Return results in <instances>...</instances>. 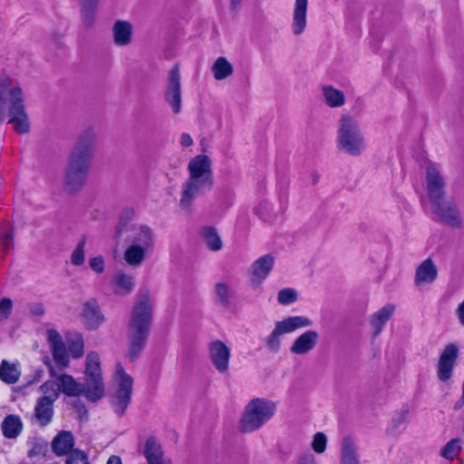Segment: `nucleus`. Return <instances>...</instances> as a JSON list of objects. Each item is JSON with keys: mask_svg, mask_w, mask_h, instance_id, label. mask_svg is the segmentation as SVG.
I'll return each instance as SVG.
<instances>
[{"mask_svg": "<svg viewBox=\"0 0 464 464\" xmlns=\"http://www.w3.org/2000/svg\"><path fill=\"white\" fill-rule=\"evenodd\" d=\"M460 450L461 440L456 438L446 443V445L441 449L440 454L444 459L453 460L459 456Z\"/></svg>", "mask_w": 464, "mask_h": 464, "instance_id": "nucleus-39", "label": "nucleus"}, {"mask_svg": "<svg viewBox=\"0 0 464 464\" xmlns=\"http://www.w3.org/2000/svg\"><path fill=\"white\" fill-rule=\"evenodd\" d=\"M209 358L218 372L223 373L228 369L230 349L219 340L212 341L208 345Z\"/></svg>", "mask_w": 464, "mask_h": 464, "instance_id": "nucleus-15", "label": "nucleus"}, {"mask_svg": "<svg viewBox=\"0 0 464 464\" xmlns=\"http://www.w3.org/2000/svg\"><path fill=\"white\" fill-rule=\"evenodd\" d=\"M407 415L405 412H398L392 418V423L396 428H399L406 421Z\"/></svg>", "mask_w": 464, "mask_h": 464, "instance_id": "nucleus-48", "label": "nucleus"}, {"mask_svg": "<svg viewBox=\"0 0 464 464\" xmlns=\"http://www.w3.org/2000/svg\"><path fill=\"white\" fill-rule=\"evenodd\" d=\"M273 266L274 257L271 255H265L256 260L251 266L252 283L260 285L267 277Z\"/></svg>", "mask_w": 464, "mask_h": 464, "instance_id": "nucleus-21", "label": "nucleus"}, {"mask_svg": "<svg viewBox=\"0 0 464 464\" xmlns=\"http://www.w3.org/2000/svg\"><path fill=\"white\" fill-rule=\"evenodd\" d=\"M30 311L35 315H42L44 313V305L40 303L31 304Z\"/></svg>", "mask_w": 464, "mask_h": 464, "instance_id": "nucleus-51", "label": "nucleus"}, {"mask_svg": "<svg viewBox=\"0 0 464 464\" xmlns=\"http://www.w3.org/2000/svg\"><path fill=\"white\" fill-rule=\"evenodd\" d=\"M13 301L8 297L0 299V324L5 322L12 314Z\"/></svg>", "mask_w": 464, "mask_h": 464, "instance_id": "nucleus-43", "label": "nucleus"}, {"mask_svg": "<svg viewBox=\"0 0 464 464\" xmlns=\"http://www.w3.org/2000/svg\"><path fill=\"white\" fill-rule=\"evenodd\" d=\"M157 464H170L169 461L164 460L163 459H160Z\"/></svg>", "mask_w": 464, "mask_h": 464, "instance_id": "nucleus-56", "label": "nucleus"}, {"mask_svg": "<svg viewBox=\"0 0 464 464\" xmlns=\"http://www.w3.org/2000/svg\"><path fill=\"white\" fill-rule=\"evenodd\" d=\"M132 25L128 21H116L112 27L113 41L116 45L126 46L132 38Z\"/></svg>", "mask_w": 464, "mask_h": 464, "instance_id": "nucleus-24", "label": "nucleus"}, {"mask_svg": "<svg viewBox=\"0 0 464 464\" xmlns=\"http://www.w3.org/2000/svg\"><path fill=\"white\" fill-rule=\"evenodd\" d=\"M86 237L82 236L71 255V263L73 266H82L85 261Z\"/></svg>", "mask_w": 464, "mask_h": 464, "instance_id": "nucleus-41", "label": "nucleus"}, {"mask_svg": "<svg viewBox=\"0 0 464 464\" xmlns=\"http://www.w3.org/2000/svg\"><path fill=\"white\" fill-rule=\"evenodd\" d=\"M12 87H14L12 78L5 73H0V123L5 112V94Z\"/></svg>", "mask_w": 464, "mask_h": 464, "instance_id": "nucleus-37", "label": "nucleus"}, {"mask_svg": "<svg viewBox=\"0 0 464 464\" xmlns=\"http://www.w3.org/2000/svg\"><path fill=\"white\" fill-rule=\"evenodd\" d=\"M276 411V403L265 398L252 399L245 407L239 420V430L253 432L268 422Z\"/></svg>", "mask_w": 464, "mask_h": 464, "instance_id": "nucleus-5", "label": "nucleus"}, {"mask_svg": "<svg viewBox=\"0 0 464 464\" xmlns=\"http://www.w3.org/2000/svg\"><path fill=\"white\" fill-rule=\"evenodd\" d=\"M144 455L149 464H157L163 459V451L160 444L154 438L147 440L144 448Z\"/></svg>", "mask_w": 464, "mask_h": 464, "instance_id": "nucleus-31", "label": "nucleus"}, {"mask_svg": "<svg viewBox=\"0 0 464 464\" xmlns=\"http://www.w3.org/2000/svg\"><path fill=\"white\" fill-rule=\"evenodd\" d=\"M165 100L171 107L172 111L178 114L181 111V84L179 71L173 67L168 77V84L165 92Z\"/></svg>", "mask_w": 464, "mask_h": 464, "instance_id": "nucleus-14", "label": "nucleus"}, {"mask_svg": "<svg viewBox=\"0 0 464 464\" xmlns=\"http://www.w3.org/2000/svg\"><path fill=\"white\" fill-rule=\"evenodd\" d=\"M243 0H231V6L233 9H237L242 3Z\"/></svg>", "mask_w": 464, "mask_h": 464, "instance_id": "nucleus-54", "label": "nucleus"}, {"mask_svg": "<svg viewBox=\"0 0 464 464\" xmlns=\"http://www.w3.org/2000/svg\"><path fill=\"white\" fill-rule=\"evenodd\" d=\"M438 267L430 258L423 260L415 269L414 284L421 288L433 284L438 278Z\"/></svg>", "mask_w": 464, "mask_h": 464, "instance_id": "nucleus-17", "label": "nucleus"}, {"mask_svg": "<svg viewBox=\"0 0 464 464\" xmlns=\"http://www.w3.org/2000/svg\"><path fill=\"white\" fill-rule=\"evenodd\" d=\"M53 416V403L38 399L34 407V418L41 426L49 424Z\"/></svg>", "mask_w": 464, "mask_h": 464, "instance_id": "nucleus-29", "label": "nucleus"}, {"mask_svg": "<svg viewBox=\"0 0 464 464\" xmlns=\"http://www.w3.org/2000/svg\"><path fill=\"white\" fill-rule=\"evenodd\" d=\"M132 210H126L120 218L116 227V236H124L126 245L123 252V260L133 268L139 267L153 252L155 246V234L145 225L130 224Z\"/></svg>", "mask_w": 464, "mask_h": 464, "instance_id": "nucleus-1", "label": "nucleus"}, {"mask_svg": "<svg viewBox=\"0 0 464 464\" xmlns=\"http://www.w3.org/2000/svg\"><path fill=\"white\" fill-rule=\"evenodd\" d=\"M1 429L5 438L15 439L23 430V421L19 416L10 414L4 419Z\"/></svg>", "mask_w": 464, "mask_h": 464, "instance_id": "nucleus-27", "label": "nucleus"}, {"mask_svg": "<svg viewBox=\"0 0 464 464\" xmlns=\"http://www.w3.org/2000/svg\"><path fill=\"white\" fill-rule=\"evenodd\" d=\"M298 464H316V461L313 454L306 453L300 458Z\"/></svg>", "mask_w": 464, "mask_h": 464, "instance_id": "nucleus-49", "label": "nucleus"}, {"mask_svg": "<svg viewBox=\"0 0 464 464\" xmlns=\"http://www.w3.org/2000/svg\"><path fill=\"white\" fill-rule=\"evenodd\" d=\"M157 464H170L169 461L164 460L163 459H160Z\"/></svg>", "mask_w": 464, "mask_h": 464, "instance_id": "nucleus-55", "label": "nucleus"}, {"mask_svg": "<svg viewBox=\"0 0 464 464\" xmlns=\"http://www.w3.org/2000/svg\"><path fill=\"white\" fill-rule=\"evenodd\" d=\"M89 265L91 269L97 274L103 273L105 268V261L102 256L92 257L89 260Z\"/></svg>", "mask_w": 464, "mask_h": 464, "instance_id": "nucleus-47", "label": "nucleus"}, {"mask_svg": "<svg viewBox=\"0 0 464 464\" xmlns=\"http://www.w3.org/2000/svg\"><path fill=\"white\" fill-rule=\"evenodd\" d=\"M50 375L55 379L59 392L67 396H84L85 383L77 382L75 379L68 374H57L53 366L49 367Z\"/></svg>", "mask_w": 464, "mask_h": 464, "instance_id": "nucleus-18", "label": "nucleus"}, {"mask_svg": "<svg viewBox=\"0 0 464 464\" xmlns=\"http://www.w3.org/2000/svg\"><path fill=\"white\" fill-rule=\"evenodd\" d=\"M132 391L133 378L125 372L121 363H118L110 392V401L118 416H122L130 404Z\"/></svg>", "mask_w": 464, "mask_h": 464, "instance_id": "nucleus-6", "label": "nucleus"}, {"mask_svg": "<svg viewBox=\"0 0 464 464\" xmlns=\"http://www.w3.org/2000/svg\"><path fill=\"white\" fill-rule=\"evenodd\" d=\"M327 444V438L324 433L317 432L314 435L312 448L314 452L321 454L324 452Z\"/></svg>", "mask_w": 464, "mask_h": 464, "instance_id": "nucleus-44", "label": "nucleus"}, {"mask_svg": "<svg viewBox=\"0 0 464 464\" xmlns=\"http://www.w3.org/2000/svg\"><path fill=\"white\" fill-rule=\"evenodd\" d=\"M322 94L330 108H340L345 103L344 93L332 85L323 86Z\"/></svg>", "mask_w": 464, "mask_h": 464, "instance_id": "nucleus-30", "label": "nucleus"}, {"mask_svg": "<svg viewBox=\"0 0 464 464\" xmlns=\"http://www.w3.org/2000/svg\"><path fill=\"white\" fill-rule=\"evenodd\" d=\"M153 303L147 290L138 294L128 324L129 355L135 360L144 348L151 325Z\"/></svg>", "mask_w": 464, "mask_h": 464, "instance_id": "nucleus-2", "label": "nucleus"}, {"mask_svg": "<svg viewBox=\"0 0 464 464\" xmlns=\"http://www.w3.org/2000/svg\"><path fill=\"white\" fill-rule=\"evenodd\" d=\"M278 303L283 305H288L297 300V293L293 288H284L278 292Z\"/></svg>", "mask_w": 464, "mask_h": 464, "instance_id": "nucleus-42", "label": "nucleus"}, {"mask_svg": "<svg viewBox=\"0 0 464 464\" xmlns=\"http://www.w3.org/2000/svg\"><path fill=\"white\" fill-rule=\"evenodd\" d=\"M95 133L84 130L78 137L70 154L65 171V185L71 191L78 190L84 184L93 154Z\"/></svg>", "mask_w": 464, "mask_h": 464, "instance_id": "nucleus-3", "label": "nucleus"}, {"mask_svg": "<svg viewBox=\"0 0 464 464\" xmlns=\"http://www.w3.org/2000/svg\"><path fill=\"white\" fill-rule=\"evenodd\" d=\"M318 341L319 334L316 331H305L294 340L289 351L295 355H305L316 347Z\"/></svg>", "mask_w": 464, "mask_h": 464, "instance_id": "nucleus-20", "label": "nucleus"}, {"mask_svg": "<svg viewBox=\"0 0 464 464\" xmlns=\"http://www.w3.org/2000/svg\"><path fill=\"white\" fill-rule=\"evenodd\" d=\"M82 319L85 326L88 329H97L104 321L103 314H102L96 301H88L84 304L82 312Z\"/></svg>", "mask_w": 464, "mask_h": 464, "instance_id": "nucleus-22", "label": "nucleus"}, {"mask_svg": "<svg viewBox=\"0 0 464 464\" xmlns=\"http://www.w3.org/2000/svg\"><path fill=\"white\" fill-rule=\"evenodd\" d=\"M8 123L19 134L30 131L31 123L26 111L24 92L20 85H14L8 92Z\"/></svg>", "mask_w": 464, "mask_h": 464, "instance_id": "nucleus-8", "label": "nucleus"}, {"mask_svg": "<svg viewBox=\"0 0 464 464\" xmlns=\"http://www.w3.org/2000/svg\"><path fill=\"white\" fill-rule=\"evenodd\" d=\"M308 0H295L293 13L292 32L300 35L306 27Z\"/></svg>", "mask_w": 464, "mask_h": 464, "instance_id": "nucleus-23", "label": "nucleus"}, {"mask_svg": "<svg viewBox=\"0 0 464 464\" xmlns=\"http://www.w3.org/2000/svg\"><path fill=\"white\" fill-rule=\"evenodd\" d=\"M341 464H359L355 447L348 439L343 442Z\"/></svg>", "mask_w": 464, "mask_h": 464, "instance_id": "nucleus-38", "label": "nucleus"}, {"mask_svg": "<svg viewBox=\"0 0 464 464\" xmlns=\"http://www.w3.org/2000/svg\"><path fill=\"white\" fill-rule=\"evenodd\" d=\"M464 406V392H462L460 398L455 402L453 409L455 411L460 410Z\"/></svg>", "mask_w": 464, "mask_h": 464, "instance_id": "nucleus-52", "label": "nucleus"}, {"mask_svg": "<svg viewBox=\"0 0 464 464\" xmlns=\"http://www.w3.org/2000/svg\"><path fill=\"white\" fill-rule=\"evenodd\" d=\"M20 376L17 364L3 360L0 365V379L9 384L15 383Z\"/></svg>", "mask_w": 464, "mask_h": 464, "instance_id": "nucleus-32", "label": "nucleus"}, {"mask_svg": "<svg viewBox=\"0 0 464 464\" xmlns=\"http://www.w3.org/2000/svg\"><path fill=\"white\" fill-rule=\"evenodd\" d=\"M42 396L39 398L43 401L53 403L59 397V387L55 379L48 380L40 386Z\"/></svg>", "mask_w": 464, "mask_h": 464, "instance_id": "nucleus-36", "label": "nucleus"}, {"mask_svg": "<svg viewBox=\"0 0 464 464\" xmlns=\"http://www.w3.org/2000/svg\"><path fill=\"white\" fill-rule=\"evenodd\" d=\"M212 72L215 79L224 80L233 73V66L226 58L219 57L215 61Z\"/></svg>", "mask_w": 464, "mask_h": 464, "instance_id": "nucleus-35", "label": "nucleus"}, {"mask_svg": "<svg viewBox=\"0 0 464 464\" xmlns=\"http://www.w3.org/2000/svg\"><path fill=\"white\" fill-rule=\"evenodd\" d=\"M212 162L207 155H197L188 164V176L214 182Z\"/></svg>", "mask_w": 464, "mask_h": 464, "instance_id": "nucleus-19", "label": "nucleus"}, {"mask_svg": "<svg viewBox=\"0 0 464 464\" xmlns=\"http://www.w3.org/2000/svg\"><path fill=\"white\" fill-rule=\"evenodd\" d=\"M216 295L223 305H227L230 298V288L227 284L218 283L216 285Z\"/></svg>", "mask_w": 464, "mask_h": 464, "instance_id": "nucleus-45", "label": "nucleus"}, {"mask_svg": "<svg viewBox=\"0 0 464 464\" xmlns=\"http://www.w3.org/2000/svg\"><path fill=\"white\" fill-rule=\"evenodd\" d=\"M337 149L350 156H360L366 150V140L359 121L351 115L340 117L336 131Z\"/></svg>", "mask_w": 464, "mask_h": 464, "instance_id": "nucleus-4", "label": "nucleus"}, {"mask_svg": "<svg viewBox=\"0 0 464 464\" xmlns=\"http://www.w3.org/2000/svg\"><path fill=\"white\" fill-rule=\"evenodd\" d=\"M114 293L119 295H129L134 288V279L124 272H117L112 280Z\"/></svg>", "mask_w": 464, "mask_h": 464, "instance_id": "nucleus-28", "label": "nucleus"}, {"mask_svg": "<svg viewBox=\"0 0 464 464\" xmlns=\"http://www.w3.org/2000/svg\"><path fill=\"white\" fill-rule=\"evenodd\" d=\"M47 341L50 344L53 360L58 367L63 369L68 366L69 356L60 334L54 329H49L47 331Z\"/></svg>", "mask_w": 464, "mask_h": 464, "instance_id": "nucleus-16", "label": "nucleus"}, {"mask_svg": "<svg viewBox=\"0 0 464 464\" xmlns=\"http://www.w3.org/2000/svg\"><path fill=\"white\" fill-rule=\"evenodd\" d=\"M458 355L459 348L454 343H449L443 349L437 364V376L440 382L451 379Z\"/></svg>", "mask_w": 464, "mask_h": 464, "instance_id": "nucleus-13", "label": "nucleus"}, {"mask_svg": "<svg viewBox=\"0 0 464 464\" xmlns=\"http://www.w3.org/2000/svg\"><path fill=\"white\" fill-rule=\"evenodd\" d=\"M82 16L86 25H91L94 18V10L98 0H80Z\"/></svg>", "mask_w": 464, "mask_h": 464, "instance_id": "nucleus-40", "label": "nucleus"}, {"mask_svg": "<svg viewBox=\"0 0 464 464\" xmlns=\"http://www.w3.org/2000/svg\"><path fill=\"white\" fill-rule=\"evenodd\" d=\"M395 311L393 304H388L372 314L371 319V325L373 328L374 336L381 334L385 324L392 316Z\"/></svg>", "mask_w": 464, "mask_h": 464, "instance_id": "nucleus-26", "label": "nucleus"}, {"mask_svg": "<svg viewBox=\"0 0 464 464\" xmlns=\"http://www.w3.org/2000/svg\"><path fill=\"white\" fill-rule=\"evenodd\" d=\"M432 218L452 227L461 225V217L455 202L450 198H443L430 205Z\"/></svg>", "mask_w": 464, "mask_h": 464, "instance_id": "nucleus-10", "label": "nucleus"}, {"mask_svg": "<svg viewBox=\"0 0 464 464\" xmlns=\"http://www.w3.org/2000/svg\"><path fill=\"white\" fill-rule=\"evenodd\" d=\"M74 446V439L70 431H61L53 440L52 449L58 456L68 454Z\"/></svg>", "mask_w": 464, "mask_h": 464, "instance_id": "nucleus-25", "label": "nucleus"}, {"mask_svg": "<svg viewBox=\"0 0 464 464\" xmlns=\"http://www.w3.org/2000/svg\"><path fill=\"white\" fill-rule=\"evenodd\" d=\"M84 397L92 402L100 401L105 393L100 355L95 352L87 354L84 371Z\"/></svg>", "mask_w": 464, "mask_h": 464, "instance_id": "nucleus-7", "label": "nucleus"}, {"mask_svg": "<svg viewBox=\"0 0 464 464\" xmlns=\"http://www.w3.org/2000/svg\"><path fill=\"white\" fill-rule=\"evenodd\" d=\"M69 352L73 358H80L83 354V337L79 333L69 334L66 337Z\"/></svg>", "mask_w": 464, "mask_h": 464, "instance_id": "nucleus-34", "label": "nucleus"}, {"mask_svg": "<svg viewBox=\"0 0 464 464\" xmlns=\"http://www.w3.org/2000/svg\"><path fill=\"white\" fill-rule=\"evenodd\" d=\"M425 185L430 205L445 198L446 182L439 166L430 164L426 168Z\"/></svg>", "mask_w": 464, "mask_h": 464, "instance_id": "nucleus-12", "label": "nucleus"}, {"mask_svg": "<svg viewBox=\"0 0 464 464\" xmlns=\"http://www.w3.org/2000/svg\"><path fill=\"white\" fill-rule=\"evenodd\" d=\"M312 325L313 321L304 315L288 316L281 321H277L275 324V328L265 340L266 345L270 351L276 353L280 349L281 336L283 334H291Z\"/></svg>", "mask_w": 464, "mask_h": 464, "instance_id": "nucleus-9", "label": "nucleus"}, {"mask_svg": "<svg viewBox=\"0 0 464 464\" xmlns=\"http://www.w3.org/2000/svg\"><path fill=\"white\" fill-rule=\"evenodd\" d=\"M66 464H89L87 456L80 450H73L69 456Z\"/></svg>", "mask_w": 464, "mask_h": 464, "instance_id": "nucleus-46", "label": "nucleus"}, {"mask_svg": "<svg viewBox=\"0 0 464 464\" xmlns=\"http://www.w3.org/2000/svg\"><path fill=\"white\" fill-rule=\"evenodd\" d=\"M214 182L188 176L182 186L179 205L189 209L194 199L204 195L213 188Z\"/></svg>", "mask_w": 464, "mask_h": 464, "instance_id": "nucleus-11", "label": "nucleus"}, {"mask_svg": "<svg viewBox=\"0 0 464 464\" xmlns=\"http://www.w3.org/2000/svg\"><path fill=\"white\" fill-rule=\"evenodd\" d=\"M201 236L211 251H219L223 243L217 230L212 227H206L201 230Z\"/></svg>", "mask_w": 464, "mask_h": 464, "instance_id": "nucleus-33", "label": "nucleus"}, {"mask_svg": "<svg viewBox=\"0 0 464 464\" xmlns=\"http://www.w3.org/2000/svg\"><path fill=\"white\" fill-rule=\"evenodd\" d=\"M107 464H122L121 459L119 456L112 455L107 460Z\"/></svg>", "mask_w": 464, "mask_h": 464, "instance_id": "nucleus-53", "label": "nucleus"}, {"mask_svg": "<svg viewBox=\"0 0 464 464\" xmlns=\"http://www.w3.org/2000/svg\"><path fill=\"white\" fill-rule=\"evenodd\" d=\"M180 144L185 148L190 147L193 144L191 136L188 133H182L180 136Z\"/></svg>", "mask_w": 464, "mask_h": 464, "instance_id": "nucleus-50", "label": "nucleus"}]
</instances>
